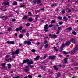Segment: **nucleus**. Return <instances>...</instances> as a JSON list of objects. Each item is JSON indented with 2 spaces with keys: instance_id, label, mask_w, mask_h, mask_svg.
<instances>
[{
  "instance_id": "1",
  "label": "nucleus",
  "mask_w": 78,
  "mask_h": 78,
  "mask_svg": "<svg viewBox=\"0 0 78 78\" xmlns=\"http://www.w3.org/2000/svg\"><path fill=\"white\" fill-rule=\"evenodd\" d=\"M25 63H27L28 64V66H25V68H28L29 67V64L31 65L33 64V61L32 60H30L29 59L24 60L23 61V63L22 64H25Z\"/></svg>"
},
{
  "instance_id": "2",
  "label": "nucleus",
  "mask_w": 78,
  "mask_h": 78,
  "mask_svg": "<svg viewBox=\"0 0 78 78\" xmlns=\"http://www.w3.org/2000/svg\"><path fill=\"white\" fill-rule=\"evenodd\" d=\"M78 50V46H76L74 49V50L69 52V53L71 55L75 54V52H76Z\"/></svg>"
},
{
  "instance_id": "3",
  "label": "nucleus",
  "mask_w": 78,
  "mask_h": 78,
  "mask_svg": "<svg viewBox=\"0 0 78 78\" xmlns=\"http://www.w3.org/2000/svg\"><path fill=\"white\" fill-rule=\"evenodd\" d=\"M41 2V0H34L31 3L33 4V5H34V3H37V4H39V3H40Z\"/></svg>"
},
{
  "instance_id": "4",
  "label": "nucleus",
  "mask_w": 78,
  "mask_h": 78,
  "mask_svg": "<svg viewBox=\"0 0 78 78\" xmlns=\"http://www.w3.org/2000/svg\"><path fill=\"white\" fill-rule=\"evenodd\" d=\"M19 51H20L19 49H17L15 52H14V51H11V53H12V55H14L15 54H16V55H18V54H19Z\"/></svg>"
},
{
  "instance_id": "5",
  "label": "nucleus",
  "mask_w": 78,
  "mask_h": 78,
  "mask_svg": "<svg viewBox=\"0 0 78 78\" xmlns=\"http://www.w3.org/2000/svg\"><path fill=\"white\" fill-rule=\"evenodd\" d=\"M48 29V25L46 24L44 26V30L45 32H48V31H49Z\"/></svg>"
},
{
  "instance_id": "6",
  "label": "nucleus",
  "mask_w": 78,
  "mask_h": 78,
  "mask_svg": "<svg viewBox=\"0 0 78 78\" xmlns=\"http://www.w3.org/2000/svg\"><path fill=\"white\" fill-rule=\"evenodd\" d=\"M22 28H23V27L21 26L20 27V28H17L16 30H15L16 31H21L22 30Z\"/></svg>"
},
{
  "instance_id": "7",
  "label": "nucleus",
  "mask_w": 78,
  "mask_h": 78,
  "mask_svg": "<svg viewBox=\"0 0 78 78\" xmlns=\"http://www.w3.org/2000/svg\"><path fill=\"white\" fill-rule=\"evenodd\" d=\"M0 18H1V19H3V18H4L5 19H7V16H3V15H0Z\"/></svg>"
},
{
  "instance_id": "8",
  "label": "nucleus",
  "mask_w": 78,
  "mask_h": 78,
  "mask_svg": "<svg viewBox=\"0 0 78 78\" xmlns=\"http://www.w3.org/2000/svg\"><path fill=\"white\" fill-rule=\"evenodd\" d=\"M49 36H50L51 38H53V39H54V38H56V37H57V36H56V35H51V34H49Z\"/></svg>"
},
{
  "instance_id": "9",
  "label": "nucleus",
  "mask_w": 78,
  "mask_h": 78,
  "mask_svg": "<svg viewBox=\"0 0 78 78\" xmlns=\"http://www.w3.org/2000/svg\"><path fill=\"white\" fill-rule=\"evenodd\" d=\"M56 58V56H51L49 57V59H54Z\"/></svg>"
},
{
  "instance_id": "10",
  "label": "nucleus",
  "mask_w": 78,
  "mask_h": 78,
  "mask_svg": "<svg viewBox=\"0 0 78 78\" xmlns=\"http://www.w3.org/2000/svg\"><path fill=\"white\" fill-rule=\"evenodd\" d=\"M71 41L72 42L73 44H75V43H76L75 40L73 38H71Z\"/></svg>"
},
{
  "instance_id": "11",
  "label": "nucleus",
  "mask_w": 78,
  "mask_h": 78,
  "mask_svg": "<svg viewBox=\"0 0 78 78\" xmlns=\"http://www.w3.org/2000/svg\"><path fill=\"white\" fill-rule=\"evenodd\" d=\"M70 44V41H67L65 43V45L66 46H69Z\"/></svg>"
},
{
  "instance_id": "12",
  "label": "nucleus",
  "mask_w": 78,
  "mask_h": 78,
  "mask_svg": "<svg viewBox=\"0 0 78 78\" xmlns=\"http://www.w3.org/2000/svg\"><path fill=\"white\" fill-rule=\"evenodd\" d=\"M53 68L55 70H59L58 68H57V66L56 65H54L53 66Z\"/></svg>"
},
{
  "instance_id": "13",
  "label": "nucleus",
  "mask_w": 78,
  "mask_h": 78,
  "mask_svg": "<svg viewBox=\"0 0 78 78\" xmlns=\"http://www.w3.org/2000/svg\"><path fill=\"white\" fill-rule=\"evenodd\" d=\"M39 58H40V56H36V58H34V59L35 61H37V60H39Z\"/></svg>"
},
{
  "instance_id": "14",
  "label": "nucleus",
  "mask_w": 78,
  "mask_h": 78,
  "mask_svg": "<svg viewBox=\"0 0 78 78\" xmlns=\"http://www.w3.org/2000/svg\"><path fill=\"white\" fill-rule=\"evenodd\" d=\"M4 4L6 6V5H9V2H3Z\"/></svg>"
},
{
  "instance_id": "15",
  "label": "nucleus",
  "mask_w": 78,
  "mask_h": 78,
  "mask_svg": "<svg viewBox=\"0 0 78 78\" xmlns=\"http://www.w3.org/2000/svg\"><path fill=\"white\" fill-rule=\"evenodd\" d=\"M67 59H68V58H65L64 59V61H65L64 63L65 64H67V63H68V62H67Z\"/></svg>"
},
{
  "instance_id": "16",
  "label": "nucleus",
  "mask_w": 78,
  "mask_h": 78,
  "mask_svg": "<svg viewBox=\"0 0 78 78\" xmlns=\"http://www.w3.org/2000/svg\"><path fill=\"white\" fill-rule=\"evenodd\" d=\"M63 20H64L65 22H67V20H68V19H67V18H66V16H64L63 17Z\"/></svg>"
},
{
  "instance_id": "17",
  "label": "nucleus",
  "mask_w": 78,
  "mask_h": 78,
  "mask_svg": "<svg viewBox=\"0 0 78 78\" xmlns=\"http://www.w3.org/2000/svg\"><path fill=\"white\" fill-rule=\"evenodd\" d=\"M54 49L55 51H56V52H57V51H58V50L57 49V48L55 46H54Z\"/></svg>"
},
{
  "instance_id": "18",
  "label": "nucleus",
  "mask_w": 78,
  "mask_h": 78,
  "mask_svg": "<svg viewBox=\"0 0 78 78\" xmlns=\"http://www.w3.org/2000/svg\"><path fill=\"white\" fill-rule=\"evenodd\" d=\"M7 65L8 66V69L11 68V65L10 64H8Z\"/></svg>"
},
{
  "instance_id": "19",
  "label": "nucleus",
  "mask_w": 78,
  "mask_h": 78,
  "mask_svg": "<svg viewBox=\"0 0 78 78\" xmlns=\"http://www.w3.org/2000/svg\"><path fill=\"white\" fill-rule=\"evenodd\" d=\"M28 18V16L26 15L24 16L22 18V19H27Z\"/></svg>"
},
{
  "instance_id": "20",
  "label": "nucleus",
  "mask_w": 78,
  "mask_h": 78,
  "mask_svg": "<svg viewBox=\"0 0 78 78\" xmlns=\"http://www.w3.org/2000/svg\"><path fill=\"white\" fill-rule=\"evenodd\" d=\"M12 31V28H11L10 27H9L8 30V31Z\"/></svg>"
},
{
  "instance_id": "21",
  "label": "nucleus",
  "mask_w": 78,
  "mask_h": 78,
  "mask_svg": "<svg viewBox=\"0 0 78 78\" xmlns=\"http://www.w3.org/2000/svg\"><path fill=\"white\" fill-rule=\"evenodd\" d=\"M28 21L30 22H32V21H33V19L31 18H30L28 20Z\"/></svg>"
},
{
  "instance_id": "22",
  "label": "nucleus",
  "mask_w": 78,
  "mask_h": 78,
  "mask_svg": "<svg viewBox=\"0 0 78 78\" xmlns=\"http://www.w3.org/2000/svg\"><path fill=\"white\" fill-rule=\"evenodd\" d=\"M65 12H66V10L64 9H63L61 11L62 14H65Z\"/></svg>"
},
{
  "instance_id": "23",
  "label": "nucleus",
  "mask_w": 78,
  "mask_h": 78,
  "mask_svg": "<svg viewBox=\"0 0 78 78\" xmlns=\"http://www.w3.org/2000/svg\"><path fill=\"white\" fill-rule=\"evenodd\" d=\"M67 30H69V31H71V30H72V27H68L67 29Z\"/></svg>"
},
{
  "instance_id": "24",
  "label": "nucleus",
  "mask_w": 78,
  "mask_h": 78,
  "mask_svg": "<svg viewBox=\"0 0 78 78\" xmlns=\"http://www.w3.org/2000/svg\"><path fill=\"white\" fill-rule=\"evenodd\" d=\"M1 65L2 67H5V66H6V64L5 63H3Z\"/></svg>"
},
{
  "instance_id": "25",
  "label": "nucleus",
  "mask_w": 78,
  "mask_h": 78,
  "mask_svg": "<svg viewBox=\"0 0 78 78\" xmlns=\"http://www.w3.org/2000/svg\"><path fill=\"white\" fill-rule=\"evenodd\" d=\"M58 19V20H62V17H61V16H58L57 18Z\"/></svg>"
},
{
  "instance_id": "26",
  "label": "nucleus",
  "mask_w": 78,
  "mask_h": 78,
  "mask_svg": "<svg viewBox=\"0 0 78 78\" xmlns=\"http://www.w3.org/2000/svg\"><path fill=\"white\" fill-rule=\"evenodd\" d=\"M48 43H47L46 44L44 45V47L45 48H47L48 47Z\"/></svg>"
},
{
  "instance_id": "27",
  "label": "nucleus",
  "mask_w": 78,
  "mask_h": 78,
  "mask_svg": "<svg viewBox=\"0 0 78 78\" xmlns=\"http://www.w3.org/2000/svg\"><path fill=\"white\" fill-rule=\"evenodd\" d=\"M27 44L28 45H31V42L30 41H27Z\"/></svg>"
},
{
  "instance_id": "28",
  "label": "nucleus",
  "mask_w": 78,
  "mask_h": 78,
  "mask_svg": "<svg viewBox=\"0 0 78 78\" xmlns=\"http://www.w3.org/2000/svg\"><path fill=\"white\" fill-rule=\"evenodd\" d=\"M20 33H22L23 32H24V33H26V31L24 29L23 30H22L21 31H20Z\"/></svg>"
},
{
  "instance_id": "29",
  "label": "nucleus",
  "mask_w": 78,
  "mask_h": 78,
  "mask_svg": "<svg viewBox=\"0 0 78 78\" xmlns=\"http://www.w3.org/2000/svg\"><path fill=\"white\" fill-rule=\"evenodd\" d=\"M13 4L14 5H17V2L16 1H14V2H13Z\"/></svg>"
},
{
  "instance_id": "30",
  "label": "nucleus",
  "mask_w": 78,
  "mask_h": 78,
  "mask_svg": "<svg viewBox=\"0 0 78 78\" xmlns=\"http://www.w3.org/2000/svg\"><path fill=\"white\" fill-rule=\"evenodd\" d=\"M39 15H36V18H35V20H37L38 19L37 18H39Z\"/></svg>"
},
{
  "instance_id": "31",
  "label": "nucleus",
  "mask_w": 78,
  "mask_h": 78,
  "mask_svg": "<svg viewBox=\"0 0 78 78\" xmlns=\"http://www.w3.org/2000/svg\"><path fill=\"white\" fill-rule=\"evenodd\" d=\"M66 45L65 44H64V43H62V47L63 48H64L65 47V46Z\"/></svg>"
},
{
  "instance_id": "32",
  "label": "nucleus",
  "mask_w": 78,
  "mask_h": 78,
  "mask_svg": "<svg viewBox=\"0 0 78 78\" xmlns=\"http://www.w3.org/2000/svg\"><path fill=\"white\" fill-rule=\"evenodd\" d=\"M41 69H43L44 71H45L46 70V69L45 68V67H44V66H41Z\"/></svg>"
},
{
  "instance_id": "33",
  "label": "nucleus",
  "mask_w": 78,
  "mask_h": 78,
  "mask_svg": "<svg viewBox=\"0 0 78 78\" xmlns=\"http://www.w3.org/2000/svg\"><path fill=\"white\" fill-rule=\"evenodd\" d=\"M56 23V22L54 20H53L52 21L51 23V24H53L54 23Z\"/></svg>"
},
{
  "instance_id": "34",
  "label": "nucleus",
  "mask_w": 78,
  "mask_h": 78,
  "mask_svg": "<svg viewBox=\"0 0 78 78\" xmlns=\"http://www.w3.org/2000/svg\"><path fill=\"white\" fill-rule=\"evenodd\" d=\"M61 74L60 73H58L57 75V77H60L61 76Z\"/></svg>"
},
{
  "instance_id": "35",
  "label": "nucleus",
  "mask_w": 78,
  "mask_h": 78,
  "mask_svg": "<svg viewBox=\"0 0 78 78\" xmlns=\"http://www.w3.org/2000/svg\"><path fill=\"white\" fill-rule=\"evenodd\" d=\"M31 51H32L33 53H34V52H36V50H35L34 49H33L32 50H31Z\"/></svg>"
},
{
  "instance_id": "36",
  "label": "nucleus",
  "mask_w": 78,
  "mask_h": 78,
  "mask_svg": "<svg viewBox=\"0 0 78 78\" xmlns=\"http://www.w3.org/2000/svg\"><path fill=\"white\" fill-rule=\"evenodd\" d=\"M15 43H14V41H10V44H14Z\"/></svg>"
},
{
  "instance_id": "37",
  "label": "nucleus",
  "mask_w": 78,
  "mask_h": 78,
  "mask_svg": "<svg viewBox=\"0 0 78 78\" xmlns=\"http://www.w3.org/2000/svg\"><path fill=\"white\" fill-rule=\"evenodd\" d=\"M24 70L25 71V72H28V71H29V69H24Z\"/></svg>"
},
{
  "instance_id": "38",
  "label": "nucleus",
  "mask_w": 78,
  "mask_h": 78,
  "mask_svg": "<svg viewBox=\"0 0 78 78\" xmlns=\"http://www.w3.org/2000/svg\"><path fill=\"white\" fill-rule=\"evenodd\" d=\"M30 68H33L34 67V66H33V65H31L30 64H29V66Z\"/></svg>"
},
{
  "instance_id": "39",
  "label": "nucleus",
  "mask_w": 78,
  "mask_h": 78,
  "mask_svg": "<svg viewBox=\"0 0 78 78\" xmlns=\"http://www.w3.org/2000/svg\"><path fill=\"white\" fill-rule=\"evenodd\" d=\"M48 43V41L47 40H45L44 42V44H47V43Z\"/></svg>"
},
{
  "instance_id": "40",
  "label": "nucleus",
  "mask_w": 78,
  "mask_h": 78,
  "mask_svg": "<svg viewBox=\"0 0 78 78\" xmlns=\"http://www.w3.org/2000/svg\"><path fill=\"white\" fill-rule=\"evenodd\" d=\"M23 37V35L20 34V35L19 37H20V38H22V37Z\"/></svg>"
},
{
  "instance_id": "41",
  "label": "nucleus",
  "mask_w": 78,
  "mask_h": 78,
  "mask_svg": "<svg viewBox=\"0 0 78 78\" xmlns=\"http://www.w3.org/2000/svg\"><path fill=\"white\" fill-rule=\"evenodd\" d=\"M72 33L74 34V35H76V33L75 32H72Z\"/></svg>"
},
{
  "instance_id": "42",
  "label": "nucleus",
  "mask_w": 78,
  "mask_h": 78,
  "mask_svg": "<svg viewBox=\"0 0 78 78\" xmlns=\"http://www.w3.org/2000/svg\"><path fill=\"white\" fill-rule=\"evenodd\" d=\"M29 35H30V34H29V33H26V36H27V37H28V36H29Z\"/></svg>"
},
{
  "instance_id": "43",
  "label": "nucleus",
  "mask_w": 78,
  "mask_h": 78,
  "mask_svg": "<svg viewBox=\"0 0 78 78\" xmlns=\"http://www.w3.org/2000/svg\"><path fill=\"white\" fill-rule=\"evenodd\" d=\"M26 26H27V27H29L30 25V24L29 23H27L26 24Z\"/></svg>"
},
{
  "instance_id": "44",
  "label": "nucleus",
  "mask_w": 78,
  "mask_h": 78,
  "mask_svg": "<svg viewBox=\"0 0 78 78\" xmlns=\"http://www.w3.org/2000/svg\"><path fill=\"white\" fill-rule=\"evenodd\" d=\"M15 12H16L17 14H18L19 15V14H20V13L19 12V11H17L16 10L15 11Z\"/></svg>"
},
{
  "instance_id": "45",
  "label": "nucleus",
  "mask_w": 78,
  "mask_h": 78,
  "mask_svg": "<svg viewBox=\"0 0 78 78\" xmlns=\"http://www.w3.org/2000/svg\"><path fill=\"white\" fill-rule=\"evenodd\" d=\"M59 25H62V24H63V22H62L60 21L59 23Z\"/></svg>"
},
{
  "instance_id": "46",
  "label": "nucleus",
  "mask_w": 78,
  "mask_h": 78,
  "mask_svg": "<svg viewBox=\"0 0 78 78\" xmlns=\"http://www.w3.org/2000/svg\"><path fill=\"white\" fill-rule=\"evenodd\" d=\"M28 77L29 78H32V76H31V75H29L28 76Z\"/></svg>"
},
{
  "instance_id": "47",
  "label": "nucleus",
  "mask_w": 78,
  "mask_h": 78,
  "mask_svg": "<svg viewBox=\"0 0 78 78\" xmlns=\"http://www.w3.org/2000/svg\"><path fill=\"white\" fill-rule=\"evenodd\" d=\"M63 54H64V55H67V53H68L66 52V51H64L63 52Z\"/></svg>"
},
{
  "instance_id": "48",
  "label": "nucleus",
  "mask_w": 78,
  "mask_h": 78,
  "mask_svg": "<svg viewBox=\"0 0 78 78\" xmlns=\"http://www.w3.org/2000/svg\"><path fill=\"white\" fill-rule=\"evenodd\" d=\"M49 27H50V28H51V27H53V25H52V24H51L49 26Z\"/></svg>"
},
{
  "instance_id": "49",
  "label": "nucleus",
  "mask_w": 78,
  "mask_h": 78,
  "mask_svg": "<svg viewBox=\"0 0 78 78\" xmlns=\"http://www.w3.org/2000/svg\"><path fill=\"white\" fill-rule=\"evenodd\" d=\"M71 11L70 9H69L68 11L69 12H71Z\"/></svg>"
},
{
  "instance_id": "50",
  "label": "nucleus",
  "mask_w": 78,
  "mask_h": 78,
  "mask_svg": "<svg viewBox=\"0 0 78 78\" xmlns=\"http://www.w3.org/2000/svg\"><path fill=\"white\" fill-rule=\"evenodd\" d=\"M40 10H41V11H44V10H45V8H42L40 9Z\"/></svg>"
},
{
  "instance_id": "51",
  "label": "nucleus",
  "mask_w": 78,
  "mask_h": 78,
  "mask_svg": "<svg viewBox=\"0 0 78 78\" xmlns=\"http://www.w3.org/2000/svg\"><path fill=\"white\" fill-rule=\"evenodd\" d=\"M9 60H10V61H13V58H9Z\"/></svg>"
},
{
  "instance_id": "52",
  "label": "nucleus",
  "mask_w": 78,
  "mask_h": 78,
  "mask_svg": "<svg viewBox=\"0 0 78 78\" xmlns=\"http://www.w3.org/2000/svg\"><path fill=\"white\" fill-rule=\"evenodd\" d=\"M60 32V31H57L56 32L57 34H59V33Z\"/></svg>"
},
{
  "instance_id": "53",
  "label": "nucleus",
  "mask_w": 78,
  "mask_h": 78,
  "mask_svg": "<svg viewBox=\"0 0 78 78\" xmlns=\"http://www.w3.org/2000/svg\"><path fill=\"white\" fill-rule=\"evenodd\" d=\"M15 36H16V37H17V33H15Z\"/></svg>"
},
{
  "instance_id": "54",
  "label": "nucleus",
  "mask_w": 78,
  "mask_h": 78,
  "mask_svg": "<svg viewBox=\"0 0 78 78\" xmlns=\"http://www.w3.org/2000/svg\"><path fill=\"white\" fill-rule=\"evenodd\" d=\"M54 30H56V29H57V27H56V26H55V27H54Z\"/></svg>"
},
{
  "instance_id": "55",
  "label": "nucleus",
  "mask_w": 78,
  "mask_h": 78,
  "mask_svg": "<svg viewBox=\"0 0 78 78\" xmlns=\"http://www.w3.org/2000/svg\"><path fill=\"white\" fill-rule=\"evenodd\" d=\"M24 44H28V41H24Z\"/></svg>"
},
{
  "instance_id": "56",
  "label": "nucleus",
  "mask_w": 78,
  "mask_h": 78,
  "mask_svg": "<svg viewBox=\"0 0 78 78\" xmlns=\"http://www.w3.org/2000/svg\"><path fill=\"white\" fill-rule=\"evenodd\" d=\"M61 27H59L58 28V30H61Z\"/></svg>"
},
{
  "instance_id": "57",
  "label": "nucleus",
  "mask_w": 78,
  "mask_h": 78,
  "mask_svg": "<svg viewBox=\"0 0 78 78\" xmlns=\"http://www.w3.org/2000/svg\"><path fill=\"white\" fill-rule=\"evenodd\" d=\"M25 5H21L20 6V8H22L23 7H25Z\"/></svg>"
},
{
  "instance_id": "58",
  "label": "nucleus",
  "mask_w": 78,
  "mask_h": 78,
  "mask_svg": "<svg viewBox=\"0 0 78 78\" xmlns=\"http://www.w3.org/2000/svg\"><path fill=\"white\" fill-rule=\"evenodd\" d=\"M29 41H33V39H29Z\"/></svg>"
},
{
  "instance_id": "59",
  "label": "nucleus",
  "mask_w": 78,
  "mask_h": 78,
  "mask_svg": "<svg viewBox=\"0 0 78 78\" xmlns=\"http://www.w3.org/2000/svg\"><path fill=\"white\" fill-rule=\"evenodd\" d=\"M11 41H7V44H11Z\"/></svg>"
},
{
  "instance_id": "60",
  "label": "nucleus",
  "mask_w": 78,
  "mask_h": 78,
  "mask_svg": "<svg viewBox=\"0 0 78 78\" xmlns=\"http://www.w3.org/2000/svg\"><path fill=\"white\" fill-rule=\"evenodd\" d=\"M55 6V4H52L51 5V7H53Z\"/></svg>"
},
{
  "instance_id": "61",
  "label": "nucleus",
  "mask_w": 78,
  "mask_h": 78,
  "mask_svg": "<svg viewBox=\"0 0 78 78\" xmlns=\"http://www.w3.org/2000/svg\"><path fill=\"white\" fill-rule=\"evenodd\" d=\"M62 67L63 68H64V67H65V65H62Z\"/></svg>"
},
{
  "instance_id": "62",
  "label": "nucleus",
  "mask_w": 78,
  "mask_h": 78,
  "mask_svg": "<svg viewBox=\"0 0 78 78\" xmlns=\"http://www.w3.org/2000/svg\"><path fill=\"white\" fill-rule=\"evenodd\" d=\"M19 78V76H18L16 77H13V78Z\"/></svg>"
},
{
  "instance_id": "63",
  "label": "nucleus",
  "mask_w": 78,
  "mask_h": 78,
  "mask_svg": "<svg viewBox=\"0 0 78 78\" xmlns=\"http://www.w3.org/2000/svg\"><path fill=\"white\" fill-rule=\"evenodd\" d=\"M12 22H15L16 21V19H13L12 20Z\"/></svg>"
},
{
  "instance_id": "64",
  "label": "nucleus",
  "mask_w": 78,
  "mask_h": 78,
  "mask_svg": "<svg viewBox=\"0 0 78 78\" xmlns=\"http://www.w3.org/2000/svg\"><path fill=\"white\" fill-rule=\"evenodd\" d=\"M22 44H20L19 47H20V46H22Z\"/></svg>"
}]
</instances>
